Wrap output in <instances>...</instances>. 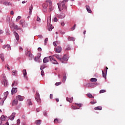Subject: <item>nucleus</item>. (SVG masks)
<instances>
[{
	"label": "nucleus",
	"mask_w": 125,
	"mask_h": 125,
	"mask_svg": "<svg viewBox=\"0 0 125 125\" xmlns=\"http://www.w3.org/2000/svg\"><path fill=\"white\" fill-rule=\"evenodd\" d=\"M54 57H56L57 59H58L62 63H63V61H62V58H60L59 57V55H54L53 56H50V60L53 64H58V62H57V61L56 60L54 59Z\"/></svg>",
	"instance_id": "nucleus-1"
},
{
	"label": "nucleus",
	"mask_w": 125,
	"mask_h": 125,
	"mask_svg": "<svg viewBox=\"0 0 125 125\" xmlns=\"http://www.w3.org/2000/svg\"><path fill=\"white\" fill-rule=\"evenodd\" d=\"M68 0H63L61 3H58L60 11H62V10H63V9L64 10H67V6H66L65 4H66V2H67Z\"/></svg>",
	"instance_id": "nucleus-2"
},
{
	"label": "nucleus",
	"mask_w": 125,
	"mask_h": 125,
	"mask_svg": "<svg viewBox=\"0 0 125 125\" xmlns=\"http://www.w3.org/2000/svg\"><path fill=\"white\" fill-rule=\"evenodd\" d=\"M25 55L26 56H28L29 60H32L33 59H34V55H33V54H32L31 51L27 50L25 52Z\"/></svg>",
	"instance_id": "nucleus-3"
},
{
	"label": "nucleus",
	"mask_w": 125,
	"mask_h": 125,
	"mask_svg": "<svg viewBox=\"0 0 125 125\" xmlns=\"http://www.w3.org/2000/svg\"><path fill=\"white\" fill-rule=\"evenodd\" d=\"M49 2V12L52 11L53 10V7H52V2L51 1V0H46V3Z\"/></svg>",
	"instance_id": "nucleus-4"
},
{
	"label": "nucleus",
	"mask_w": 125,
	"mask_h": 125,
	"mask_svg": "<svg viewBox=\"0 0 125 125\" xmlns=\"http://www.w3.org/2000/svg\"><path fill=\"white\" fill-rule=\"evenodd\" d=\"M35 100L37 102H38V103H41L42 102V100H41V98L40 97V94L38 92H36Z\"/></svg>",
	"instance_id": "nucleus-5"
},
{
	"label": "nucleus",
	"mask_w": 125,
	"mask_h": 125,
	"mask_svg": "<svg viewBox=\"0 0 125 125\" xmlns=\"http://www.w3.org/2000/svg\"><path fill=\"white\" fill-rule=\"evenodd\" d=\"M49 5V2H48L47 3L46 2H46L43 3L42 5V6L43 7V11L44 12H46L47 11V10H46V8H47V6H48Z\"/></svg>",
	"instance_id": "nucleus-6"
},
{
	"label": "nucleus",
	"mask_w": 125,
	"mask_h": 125,
	"mask_svg": "<svg viewBox=\"0 0 125 125\" xmlns=\"http://www.w3.org/2000/svg\"><path fill=\"white\" fill-rule=\"evenodd\" d=\"M55 49L56 52H57V53H60L62 50V48H61L60 46H58L55 48Z\"/></svg>",
	"instance_id": "nucleus-7"
},
{
	"label": "nucleus",
	"mask_w": 125,
	"mask_h": 125,
	"mask_svg": "<svg viewBox=\"0 0 125 125\" xmlns=\"http://www.w3.org/2000/svg\"><path fill=\"white\" fill-rule=\"evenodd\" d=\"M54 124H61V123H62V120L56 118L55 120H54Z\"/></svg>",
	"instance_id": "nucleus-8"
},
{
	"label": "nucleus",
	"mask_w": 125,
	"mask_h": 125,
	"mask_svg": "<svg viewBox=\"0 0 125 125\" xmlns=\"http://www.w3.org/2000/svg\"><path fill=\"white\" fill-rule=\"evenodd\" d=\"M15 115H16V113L13 112L12 115L9 117V120H11V121H13L14 120V118H15Z\"/></svg>",
	"instance_id": "nucleus-9"
},
{
	"label": "nucleus",
	"mask_w": 125,
	"mask_h": 125,
	"mask_svg": "<svg viewBox=\"0 0 125 125\" xmlns=\"http://www.w3.org/2000/svg\"><path fill=\"white\" fill-rule=\"evenodd\" d=\"M22 73L23 74V76L24 77V78H25L26 80L28 79V77H27V71L26 69H23L22 70Z\"/></svg>",
	"instance_id": "nucleus-10"
},
{
	"label": "nucleus",
	"mask_w": 125,
	"mask_h": 125,
	"mask_svg": "<svg viewBox=\"0 0 125 125\" xmlns=\"http://www.w3.org/2000/svg\"><path fill=\"white\" fill-rule=\"evenodd\" d=\"M16 99L17 100H19V101H23L24 100V98L22 96H18L16 97Z\"/></svg>",
	"instance_id": "nucleus-11"
},
{
	"label": "nucleus",
	"mask_w": 125,
	"mask_h": 125,
	"mask_svg": "<svg viewBox=\"0 0 125 125\" xmlns=\"http://www.w3.org/2000/svg\"><path fill=\"white\" fill-rule=\"evenodd\" d=\"M49 59L50 60V57H45L43 60V63H47V62H49Z\"/></svg>",
	"instance_id": "nucleus-12"
},
{
	"label": "nucleus",
	"mask_w": 125,
	"mask_h": 125,
	"mask_svg": "<svg viewBox=\"0 0 125 125\" xmlns=\"http://www.w3.org/2000/svg\"><path fill=\"white\" fill-rule=\"evenodd\" d=\"M14 35L17 41H19V35H18V33H17V32L14 31Z\"/></svg>",
	"instance_id": "nucleus-13"
},
{
	"label": "nucleus",
	"mask_w": 125,
	"mask_h": 125,
	"mask_svg": "<svg viewBox=\"0 0 125 125\" xmlns=\"http://www.w3.org/2000/svg\"><path fill=\"white\" fill-rule=\"evenodd\" d=\"M85 7H86V10H87V12H88V13H91V12H92V11H91V9H90V7H89V6L86 5Z\"/></svg>",
	"instance_id": "nucleus-14"
},
{
	"label": "nucleus",
	"mask_w": 125,
	"mask_h": 125,
	"mask_svg": "<svg viewBox=\"0 0 125 125\" xmlns=\"http://www.w3.org/2000/svg\"><path fill=\"white\" fill-rule=\"evenodd\" d=\"M11 92L12 94H15L17 92V88H12Z\"/></svg>",
	"instance_id": "nucleus-15"
},
{
	"label": "nucleus",
	"mask_w": 125,
	"mask_h": 125,
	"mask_svg": "<svg viewBox=\"0 0 125 125\" xmlns=\"http://www.w3.org/2000/svg\"><path fill=\"white\" fill-rule=\"evenodd\" d=\"M73 99H74L73 97H71L70 98L67 97L66 98V101H68V102H69L70 103H72L73 102Z\"/></svg>",
	"instance_id": "nucleus-16"
},
{
	"label": "nucleus",
	"mask_w": 125,
	"mask_h": 125,
	"mask_svg": "<svg viewBox=\"0 0 125 125\" xmlns=\"http://www.w3.org/2000/svg\"><path fill=\"white\" fill-rule=\"evenodd\" d=\"M18 104V100H14L12 103V106H16Z\"/></svg>",
	"instance_id": "nucleus-17"
},
{
	"label": "nucleus",
	"mask_w": 125,
	"mask_h": 125,
	"mask_svg": "<svg viewBox=\"0 0 125 125\" xmlns=\"http://www.w3.org/2000/svg\"><path fill=\"white\" fill-rule=\"evenodd\" d=\"M33 5H31V6L29 7V14L30 15H31V13H32V12H33Z\"/></svg>",
	"instance_id": "nucleus-18"
},
{
	"label": "nucleus",
	"mask_w": 125,
	"mask_h": 125,
	"mask_svg": "<svg viewBox=\"0 0 125 125\" xmlns=\"http://www.w3.org/2000/svg\"><path fill=\"white\" fill-rule=\"evenodd\" d=\"M12 74L13 76H17V75H18L17 70H13L12 72Z\"/></svg>",
	"instance_id": "nucleus-19"
},
{
	"label": "nucleus",
	"mask_w": 125,
	"mask_h": 125,
	"mask_svg": "<svg viewBox=\"0 0 125 125\" xmlns=\"http://www.w3.org/2000/svg\"><path fill=\"white\" fill-rule=\"evenodd\" d=\"M27 105H33V103H32V101H31L30 99L27 100Z\"/></svg>",
	"instance_id": "nucleus-20"
},
{
	"label": "nucleus",
	"mask_w": 125,
	"mask_h": 125,
	"mask_svg": "<svg viewBox=\"0 0 125 125\" xmlns=\"http://www.w3.org/2000/svg\"><path fill=\"white\" fill-rule=\"evenodd\" d=\"M0 58L1 59L2 62L4 61V55L3 54H0Z\"/></svg>",
	"instance_id": "nucleus-21"
},
{
	"label": "nucleus",
	"mask_w": 125,
	"mask_h": 125,
	"mask_svg": "<svg viewBox=\"0 0 125 125\" xmlns=\"http://www.w3.org/2000/svg\"><path fill=\"white\" fill-rule=\"evenodd\" d=\"M90 82L92 83H96V82H97V79L94 78H91L90 79Z\"/></svg>",
	"instance_id": "nucleus-22"
},
{
	"label": "nucleus",
	"mask_w": 125,
	"mask_h": 125,
	"mask_svg": "<svg viewBox=\"0 0 125 125\" xmlns=\"http://www.w3.org/2000/svg\"><path fill=\"white\" fill-rule=\"evenodd\" d=\"M54 27L52 26V25L49 24V26L48 27V31H52V29H53Z\"/></svg>",
	"instance_id": "nucleus-23"
},
{
	"label": "nucleus",
	"mask_w": 125,
	"mask_h": 125,
	"mask_svg": "<svg viewBox=\"0 0 125 125\" xmlns=\"http://www.w3.org/2000/svg\"><path fill=\"white\" fill-rule=\"evenodd\" d=\"M3 83L4 86H7V85H8V82H7V81L6 80H4L3 81Z\"/></svg>",
	"instance_id": "nucleus-24"
},
{
	"label": "nucleus",
	"mask_w": 125,
	"mask_h": 125,
	"mask_svg": "<svg viewBox=\"0 0 125 125\" xmlns=\"http://www.w3.org/2000/svg\"><path fill=\"white\" fill-rule=\"evenodd\" d=\"M18 84V82L17 81H14L13 83H12V86H16Z\"/></svg>",
	"instance_id": "nucleus-25"
},
{
	"label": "nucleus",
	"mask_w": 125,
	"mask_h": 125,
	"mask_svg": "<svg viewBox=\"0 0 125 125\" xmlns=\"http://www.w3.org/2000/svg\"><path fill=\"white\" fill-rule=\"evenodd\" d=\"M94 110H99L100 111H101V110H102V106H99L95 107Z\"/></svg>",
	"instance_id": "nucleus-26"
},
{
	"label": "nucleus",
	"mask_w": 125,
	"mask_h": 125,
	"mask_svg": "<svg viewBox=\"0 0 125 125\" xmlns=\"http://www.w3.org/2000/svg\"><path fill=\"white\" fill-rule=\"evenodd\" d=\"M62 61H63V60H64V61H66L68 60V59H67V56H66V55H64L62 57Z\"/></svg>",
	"instance_id": "nucleus-27"
},
{
	"label": "nucleus",
	"mask_w": 125,
	"mask_h": 125,
	"mask_svg": "<svg viewBox=\"0 0 125 125\" xmlns=\"http://www.w3.org/2000/svg\"><path fill=\"white\" fill-rule=\"evenodd\" d=\"M24 23H25V21L24 20H21L20 21V23L21 25H22V27H24V25H23Z\"/></svg>",
	"instance_id": "nucleus-28"
},
{
	"label": "nucleus",
	"mask_w": 125,
	"mask_h": 125,
	"mask_svg": "<svg viewBox=\"0 0 125 125\" xmlns=\"http://www.w3.org/2000/svg\"><path fill=\"white\" fill-rule=\"evenodd\" d=\"M87 96H88V97H89V98H94V97L92 96V94H90V93H88L87 94Z\"/></svg>",
	"instance_id": "nucleus-29"
},
{
	"label": "nucleus",
	"mask_w": 125,
	"mask_h": 125,
	"mask_svg": "<svg viewBox=\"0 0 125 125\" xmlns=\"http://www.w3.org/2000/svg\"><path fill=\"white\" fill-rule=\"evenodd\" d=\"M4 98H5V99H6V97H7V96L8 95V91H6V92L4 93Z\"/></svg>",
	"instance_id": "nucleus-30"
},
{
	"label": "nucleus",
	"mask_w": 125,
	"mask_h": 125,
	"mask_svg": "<svg viewBox=\"0 0 125 125\" xmlns=\"http://www.w3.org/2000/svg\"><path fill=\"white\" fill-rule=\"evenodd\" d=\"M42 124V120H37L36 121V125H40Z\"/></svg>",
	"instance_id": "nucleus-31"
},
{
	"label": "nucleus",
	"mask_w": 125,
	"mask_h": 125,
	"mask_svg": "<svg viewBox=\"0 0 125 125\" xmlns=\"http://www.w3.org/2000/svg\"><path fill=\"white\" fill-rule=\"evenodd\" d=\"M102 73H103V78H104V79H106V77H107V73H104V72L103 71H102Z\"/></svg>",
	"instance_id": "nucleus-32"
},
{
	"label": "nucleus",
	"mask_w": 125,
	"mask_h": 125,
	"mask_svg": "<svg viewBox=\"0 0 125 125\" xmlns=\"http://www.w3.org/2000/svg\"><path fill=\"white\" fill-rule=\"evenodd\" d=\"M0 120L3 122L5 121V117L3 115H2L0 117Z\"/></svg>",
	"instance_id": "nucleus-33"
},
{
	"label": "nucleus",
	"mask_w": 125,
	"mask_h": 125,
	"mask_svg": "<svg viewBox=\"0 0 125 125\" xmlns=\"http://www.w3.org/2000/svg\"><path fill=\"white\" fill-rule=\"evenodd\" d=\"M75 38L74 37H69L68 38V41H72L73 42H74L75 41Z\"/></svg>",
	"instance_id": "nucleus-34"
},
{
	"label": "nucleus",
	"mask_w": 125,
	"mask_h": 125,
	"mask_svg": "<svg viewBox=\"0 0 125 125\" xmlns=\"http://www.w3.org/2000/svg\"><path fill=\"white\" fill-rule=\"evenodd\" d=\"M14 29H15L16 30H20V27L18 26V25H16L14 27Z\"/></svg>",
	"instance_id": "nucleus-35"
},
{
	"label": "nucleus",
	"mask_w": 125,
	"mask_h": 125,
	"mask_svg": "<svg viewBox=\"0 0 125 125\" xmlns=\"http://www.w3.org/2000/svg\"><path fill=\"white\" fill-rule=\"evenodd\" d=\"M6 48L8 49V50H10L11 49V47H10V45L7 44L6 45Z\"/></svg>",
	"instance_id": "nucleus-36"
},
{
	"label": "nucleus",
	"mask_w": 125,
	"mask_h": 125,
	"mask_svg": "<svg viewBox=\"0 0 125 125\" xmlns=\"http://www.w3.org/2000/svg\"><path fill=\"white\" fill-rule=\"evenodd\" d=\"M47 42H48V38H46L44 40V45H46V43H47Z\"/></svg>",
	"instance_id": "nucleus-37"
},
{
	"label": "nucleus",
	"mask_w": 125,
	"mask_h": 125,
	"mask_svg": "<svg viewBox=\"0 0 125 125\" xmlns=\"http://www.w3.org/2000/svg\"><path fill=\"white\" fill-rule=\"evenodd\" d=\"M20 19H21V16H19L17 18L16 21L17 22H18V21H19V20H20Z\"/></svg>",
	"instance_id": "nucleus-38"
},
{
	"label": "nucleus",
	"mask_w": 125,
	"mask_h": 125,
	"mask_svg": "<svg viewBox=\"0 0 125 125\" xmlns=\"http://www.w3.org/2000/svg\"><path fill=\"white\" fill-rule=\"evenodd\" d=\"M61 83H62L61 82H57L55 83V85H56L57 86H58V85H60V84H61Z\"/></svg>",
	"instance_id": "nucleus-39"
},
{
	"label": "nucleus",
	"mask_w": 125,
	"mask_h": 125,
	"mask_svg": "<svg viewBox=\"0 0 125 125\" xmlns=\"http://www.w3.org/2000/svg\"><path fill=\"white\" fill-rule=\"evenodd\" d=\"M62 82V83H65V82H66V75L63 76Z\"/></svg>",
	"instance_id": "nucleus-40"
},
{
	"label": "nucleus",
	"mask_w": 125,
	"mask_h": 125,
	"mask_svg": "<svg viewBox=\"0 0 125 125\" xmlns=\"http://www.w3.org/2000/svg\"><path fill=\"white\" fill-rule=\"evenodd\" d=\"M105 92H106V90H104V89H103V90H101L100 91V93H105Z\"/></svg>",
	"instance_id": "nucleus-41"
},
{
	"label": "nucleus",
	"mask_w": 125,
	"mask_h": 125,
	"mask_svg": "<svg viewBox=\"0 0 125 125\" xmlns=\"http://www.w3.org/2000/svg\"><path fill=\"white\" fill-rule=\"evenodd\" d=\"M3 4H4V5H9V2H4L3 3Z\"/></svg>",
	"instance_id": "nucleus-42"
},
{
	"label": "nucleus",
	"mask_w": 125,
	"mask_h": 125,
	"mask_svg": "<svg viewBox=\"0 0 125 125\" xmlns=\"http://www.w3.org/2000/svg\"><path fill=\"white\" fill-rule=\"evenodd\" d=\"M76 29V24H74L73 27L71 28V31H74Z\"/></svg>",
	"instance_id": "nucleus-43"
},
{
	"label": "nucleus",
	"mask_w": 125,
	"mask_h": 125,
	"mask_svg": "<svg viewBox=\"0 0 125 125\" xmlns=\"http://www.w3.org/2000/svg\"><path fill=\"white\" fill-rule=\"evenodd\" d=\"M41 55H42L41 54H37V59H40V58H41Z\"/></svg>",
	"instance_id": "nucleus-44"
},
{
	"label": "nucleus",
	"mask_w": 125,
	"mask_h": 125,
	"mask_svg": "<svg viewBox=\"0 0 125 125\" xmlns=\"http://www.w3.org/2000/svg\"><path fill=\"white\" fill-rule=\"evenodd\" d=\"M72 109H73V110H76L80 108H78L76 106H72Z\"/></svg>",
	"instance_id": "nucleus-45"
},
{
	"label": "nucleus",
	"mask_w": 125,
	"mask_h": 125,
	"mask_svg": "<svg viewBox=\"0 0 125 125\" xmlns=\"http://www.w3.org/2000/svg\"><path fill=\"white\" fill-rule=\"evenodd\" d=\"M21 122H20V119H19L17 121V125H20Z\"/></svg>",
	"instance_id": "nucleus-46"
},
{
	"label": "nucleus",
	"mask_w": 125,
	"mask_h": 125,
	"mask_svg": "<svg viewBox=\"0 0 125 125\" xmlns=\"http://www.w3.org/2000/svg\"><path fill=\"white\" fill-rule=\"evenodd\" d=\"M4 102V100H2L1 102H0V104L1 105V106H2V105H3Z\"/></svg>",
	"instance_id": "nucleus-47"
},
{
	"label": "nucleus",
	"mask_w": 125,
	"mask_h": 125,
	"mask_svg": "<svg viewBox=\"0 0 125 125\" xmlns=\"http://www.w3.org/2000/svg\"><path fill=\"white\" fill-rule=\"evenodd\" d=\"M5 67H6L7 69L9 70V71H10V68H9V65H8V64L5 65Z\"/></svg>",
	"instance_id": "nucleus-48"
},
{
	"label": "nucleus",
	"mask_w": 125,
	"mask_h": 125,
	"mask_svg": "<svg viewBox=\"0 0 125 125\" xmlns=\"http://www.w3.org/2000/svg\"><path fill=\"white\" fill-rule=\"evenodd\" d=\"M37 21H38V22H41V18H40L39 17H37Z\"/></svg>",
	"instance_id": "nucleus-49"
},
{
	"label": "nucleus",
	"mask_w": 125,
	"mask_h": 125,
	"mask_svg": "<svg viewBox=\"0 0 125 125\" xmlns=\"http://www.w3.org/2000/svg\"><path fill=\"white\" fill-rule=\"evenodd\" d=\"M75 104L76 105H77V106H78V107H81L83 105V104Z\"/></svg>",
	"instance_id": "nucleus-50"
},
{
	"label": "nucleus",
	"mask_w": 125,
	"mask_h": 125,
	"mask_svg": "<svg viewBox=\"0 0 125 125\" xmlns=\"http://www.w3.org/2000/svg\"><path fill=\"white\" fill-rule=\"evenodd\" d=\"M54 22H57V21H58V19H57V18L56 17L54 18Z\"/></svg>",
	"instance_id": "nucleus-51"
},
{
	"label": "nucleus",
	"mask_w": 125,
	"mask_h": 125,
	"mask_svg": "<svg viewBox=\"0 0 125 125\" xmlns=\"http://www.w3.org/2000/svg\"><path fill=\"white\" fill-rule=\"evenodd\" d=\"M41 75L42 76H43L44 75V71H43V70H42Z\"/></svg>",
	"instance_id": "nucleus-52"
},
{
	"label": "nucleus",
	"mask_w": 125,
	"mask_h": 125,
	"mask_svg": "<svg viewBox=\"0 0 125 125\" xmlns=\"http://www.w3.org/2000/svg\"><path fill=\"white\" fill-rule=\"evenodd\" d=\"M43 114H44V116H45L46 117L47 116V112H46V111H44L43 112Z\"/></svg>",
	"instance_id": "nucleus-53"
},
{
	"label": "nucleus",
	"mask_w": 125,
	"mask_h": 125,
	"mask_svg": "<svg viewBox=\"0 0 125 125\" xmlns=\"http://www.w3.org/2000/svg\"><path fill=\"white\" fill-rule=\"evenodd\" d=\"M90 104L93 105V104H96V102H91Z\"/></svg>",
	"instance_id": "nucleus-54"
},
{
	"label": "nucleus",
	"mask_w": 125,
	"mask_h": 125,
	"mask_svg": "<svg viewBox=\"0 0 125 125\" xmlns=\"http://www.w3.org/2000/svg\"><path fill=\"white\" fill-rule=\"evenodd\" d=\"M53 98V95L50 94V99H52Z\"/></svg>",
	"instance_id": "nucleus-55"
},
{
	"label": "nucleus",
	"mask_w": 125,
	"mask_h": 125,
	"mask_svg": "<svg viewBox=\"0 0 125 125\" xmlns=\"http://www.w3.org/2000/svg\"><path fill=\"white\" fill-rule=\"evenodd\" d=\"M61 25L62 26H65V23H64V22L63 21L61 23Z\"/></svg>",
	"instance_id": "nucleus-56"
},
{
	"label": "nucleus",
	"mask_w": 125,
	"mask_h": 125,
	"mask_svg": "<svg viewBox=\"0 0 125 125\" xmlns=\"http://www.w3.org/2000/svg\"><path fill=\"white\" fill-rule=\"evenodd\" d=\"M10 14L11 15H13L14 14V12H13V11H11Z\"/></svg>",
	"instance_id": "nucleus-57"
},
{
	"label": "nucleus",
	"mask_w": 125,
	"mask_h": 125,
	"mask_svg": "<svg viewBox=\"0 0 125 125\" xmlns=\"http://www.w3.org/2000/svg\"><path fill=\"white\" fill-rule=\"evenodd\" d=\"M38 51H42V48L39 47V48H38Z\"/></svg>",
	"instance_id": "nucleus-58"
},
{
	"label": "nucleus",
	"mask_w": 125,
	"mask_h": 125,
	"mask_svg": "<svg viewBox=\"0 0 125 125\" xmlns=\"http://www.w3.org/2000/svg\"><path fill=\"white\" fill-rule=\"evenodd\" d=\"M53 44L54 45V46H57V45L56 44V42H53Z\"/></svg>",
	"instance_id": "nucleus-59"
},
{
	"label": "nucleus",
	"mask_w": 125,
	"mask_h": 125,
	"mask_svg": "<svg viewBox=\"0 0 125 125\" xmlns=\"http://www.w3.org/2000/svg\"><path fill=\"white\" fill-rule=\"evenodd\" d=\"M3 33V31L2 30H0V35H1V34Z\"/></svg>",
	"instance_id": "nucleus-60"
},
{
	"label": "nucleus",
	"mask_w": 125,
	"mask_h": 125,
	"mask_svg": "<svg viewBox=\"0 0 125 125\" xmlns=\"http://www.w3.org/2000/svg\"><path fill=\"white\" fill-rule=\"evenodd\" d=\"M41 70H43L44 69V66H41Z\"/></svg>",
	"instance_id": "nucleus-61"
},
{
	"label": "nucleus",
	"mask_w": 125,
	"mask_h": 125,
	"mask_svg": "<svg viewBox=\"0 0 125 125\" xmlns=\"http://www.w3.org/2000/svg\"><path fill=\"white\" fill-rule=\"evenodd\" d=\"M39 111H40V108H37L36 112H37V113H39Z\"/></svg>",
	"instance_id": "nucleus-62"
},
{
	"label": "nucleus",
	"mask_w": 125,
	"mask_h": 125,
	"mask_svg": "<svg viewBox=\"0 0 125 125\" xmlns=\"http://www.w3.org/2000/svg\"><path fill=\"white\" fill-rule=\"evenodd\" d=\"M6 47V45H4L2 46V48H3V49H4V48H5Z\"/></svg>",
	"instance_id": "nucleus-63"
},
{
	"label": "nucleus",
	"mask_w": 125,
	"mask_h": 125,
	"mask_svg": "<svg viewBox=\"0 0 125 125\" xmlns=\"http://www.w3.org/2000/svg\"><path fill=\"white\" fill-rule=\"evenodd\" d=\"M3 125H9V124H8V123L7 122V123H6L5 124H4Z\"/></svg>",
	"instance_id": "nucleus-64"
}]
</instances>
